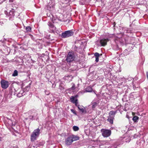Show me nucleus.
<instances>
[{"label":"nucleus","mask_w":148,"mask_h":148,"mask_svg":"<svg viewBox=\"0 0 148 148\" xmlns=\"http://www.w3.org/2000/svg\"><path fill=\"white\" fill-rule=\"evenodd\" d=\"M49 2L48 5H47L45 8L46 10L49 12L47 14L48 16L50 17L51 18V21L53 23H57L58 19L56 18L53 15V12L55 10L53 4L52 3L51 1Z\"/></svg>","instance_id":"obj_1"},{"label":"nucleus","mask_w":148,"mask_h":148,"mask_svg":"<svg viewBox=\"0 0 148 148\" xmlns=\"http://www.w3.org/2000/svg\"><path fill=\"white\" fill-rule=\"evenodd\" d=\"M75 56L73 51L69 52L66 56V61L69 63H70L74 61Z\"/></svg>","instance_id":"obj_2"},{"label":"nucleus","mask_w":148,"mask_h":148,"mask_svg":"<svg viewBox=\"0 0 148 148\" xmlns=\"http://www.w3.org/2000/svg\"><path fill=\"white\" fill-rule=\"evenodd\" d=\"M40 130L39 128L34 130L31 135V140L34 142L38 137Z\"/></svg>","instance_id":"obj_3"},{"label":"nucleus","mask_w":148,"mask_h":148,"mask_svg":"<svg viewBox=\"0 0 148 148\" xmlns=\"http://www.w3.org/2000/svg\"><path fill=\"white\" fill-rule=\"evenodd\" d=\"M15 9L14 8H12L9 12L7 11H5V14L8 16L9 17V20L10 21L13 20V18L14 16Z\"/></svg>","instance_id":"obj_4"},{"label":"nucleus","mask_w":148,"mask_h":148,"mask_svg":"<svg viewBox=\"0 0 148 148\" xmlns=\"http://www.w3.org/2000/svg\"><path fill=\"white\" fill-rule=\"evenodd\" d=\"M74 33L73 30L66 31L62 34L61 37L62 38L69 37L72 36Z\"/></svg>","instance_id":"obj_5"},{"label":"nucleus","mask_w":148,"mask_h":148,"mask_svg":"<svg viewBox=\"0 0 148 148\" xmlns=\"http://www.w3.org/2000/svg\"><path fill=\"white\" fill-rule=\"evenodd\" d=\"M102 132V135L105 137H107L110 136L111 134V131L110 130L102 129L101 130Z\"/></svg>","instance_id":"obj_6"},{"label":"nucleus","mask_w":148,"mask_h":148,"mask_svg":"<svg viewBox=\"0 0 148 148\" xmlns=\"http://www.w3.org/2000/svg\"><path fill=\"white\" fill-rule=\"evenodd\" d=\"M29 86H27L24 89L21 90L17 94V96L18 97H20L25 95V90H27V91H28L29 89Z\"/></svg>","instance_id":"obj_7"},{"label":"nucleus","mask_w":148,"mask_h":148,"mask_svg":"<svg viewBox=\"0 0 148 148\" xmlns=\"http://www.w3.org/2000/svg\"><path fill=\"white\" fill-rule=\"evenodd\" d=\"M1 87L4 89H5L8 87L9 85V82L4 79H2L1 81Z\"/></svg>","instance_id":"obj_8"},{"label":"nucleus","mask_w":148,"mask_h":148,"mask_svg":"<svg viewBox=\"0 0 148 148\" xmlns=\"http://www.w3.org/2000/svg\"><path fill=\"white\" fill-rule=\"evenodd\" d=\"M77 97V95H76L74 96H71L70 98V99L71 102L75 104V106L78 107V106L79 105H78V100L77 99H75Z\"/></svg>","instance_id":"obj_9"},{"label":"nucleus","mask_w":148,"mask_h":148,"mask_svg":"<svg viewBox=\"0 0 148 148\" xmlns=\"http://www.w3.org/2000/svg\"><path fill=\"white\" fill-rule=\"evenodd\" d=\"M109 40L108 38H103L100 40L99 42L102 46H105L107 44V42Z\"/></svg>","instance_id":"obj_10"},{"label":"nucleus","mask_w":148,"mask_h":148,"mask_svg":"<svg viewBox=\"0 0 148 148\" xmlns=\"http://www.w3.org/2000/svg\"><path fill=\"white\" fill-rule=\"evenodd\" d=\"M73 142V139L71 135L69 136L65 140V143L67 145H71Z\"/></svg>","instance_id":"obj_11"},{"label":"nucleus","mask_w":148,"mask_h":148,"mask_svg":"<svg viewBox=\"0 0 148 148\" xmlns=\"http://www.w3.org/2000/svg\"><path fill=\"white\" fill-rule=\"evenodd\" d=\"M115 41L116 43H118L119 42L121 44H123L124 43L125 39L122 38H117L115 39Z\"/></svg>","instance_id":"obj_12"},{"label":"nucleus","mask_w":148,"mask_h":148,"mask_svg":"<svg viewBox=\"0 0 148 148\" xmlns=\"http://www.w3.org/2000/svg\"><path fill=\"white\" fill-rule=\"evenodd\" d=\"M78 108L79 110L82 113H86L87 112L85 110V108L83 106H82L80 105L78 106Z\"/></svg>","instance_id":"obj_13"},{"label":"nucleus","mask_w":148,"mask_h":148,"mask_svg":"<svg viewBox=\"0 0 148 148\" xmlns=\"http://www.w3.org/2000/svg\"><path fill=\"white\" fill-rule=\"evenodd\" d=\"M114 116H109L108 117V119L107 120L111 124L113 123V120L114 119Z\"/></svg>","instance_id":"obj_14"},{"label":"nucleus","mask_w":148,"mask_h":148,"mask_svg":"<svg viewBox=\"0 0 148 148\" xmlns=\"http://www.w3.org/2000/svg\"><path fill=\"white\" fill-rule=\"evenodd\" d=\"M102 55V54H99V53L96 52L94 54V56L95 57V61L98 62L99 61V58L100 56Z\"/></svg>","instance_id":"obj_15"},{"label":"nucleus","mask_w":148,"mask_h":148,"mask_svg":"<svg viewBox=\"0 0 148 148\" xmlns=\"http://www.w3.org/2000/svg\"><path fill=\"white\" fill-rule=\"evenodd\" d=\"M72 139H73V141H76L78 140L79 139V137L77 136L72 135H71Z\"/></svg>","instance_id":"obj_16"},{"label":"nucleus","mask_w":148,"mask_h":148,"mask_svg":"<svg viewBox=\"0 0 148 148\" xmlns=\"http://www.w3.org/2000/svg\"><path fill=\"white\" fill-rule=\"evenodd\" d=\"M85 90L86 92H91L92 91V89L91 87L88 86L86 88Z\"/></svg>","instance_id":"obj_17"},{"label":"nucleus","mask_w":148,"mask_h":148,"mask_svg":"<svg viewBox=\"0 0 148 148\" xmlns=\"http://www.w3.org/2000/svg\"><path fill=\"white\" fill-rule=\"evenodd\" d=\"M139 119V117L137 116H135L133 117L132 120L134 122H137Z\"/></svg>","instance_id":"obj_18"},{"label":"nucleus","mask_w":148,"mask_h":148,"mask_svg":"<svg viewBox=\"0 0 148 148\" xmlns=\"http://www.w3.org/2000/svg\"><path fill=\"white\" fill-rule=\"evenodd\" d=\"M25 29L27 32H30L31 31L32 28L30 26H27L26 27Z\"/></svg>","instance_id":"obj_19"},{"label":"nucleus","mask_w":148,"mask_h":148,"mask_svg":"<svg viewBox=\"0 0 148 148\" xmlns=\"http://www.w3.org/2000/svg\"><path fill=\"white\" fill-rule=\"evenodd\" d=\"M116 113V112H114L113 111H110L109 113V115L112 116H114L115 114Z\"/></svg>","instance_id":"obj_20"},{"label":"nucleus","mask_w":148,"mask_h":148,"mask_svg":"<svg viewBox=\"0 0 148 148\" xmlns=\"http://www.w3.org/2000/svg\"><path fill=\"white\" fill-rule=\"evenodd\" d=\"M18 72L16 70L14 71L12 76L14 77L18 75Z\"/></svg>","instance_id":"obj_21"},{"label":"nucleus","mask_w":148,"mask_h":148,"mask_svg":"<svg viewBox=\"0 0 148 148\" xmlns=\"http://www.w3.org/2000/svg\"><path fill=\"white\" fill-rule=\"evenodd\" d=\"M37 115V113L34 114L33 116H29V119L32 120H34L35 119V117Z\"/></svg>","instance_id":"obj_22"},{"label":"nucleus","mask_w":148,"mask_h":148,"mask_svg":"<svg viewBox=\"0 0 148 148\" xmlns=\"http://www.w3.org/2000/svg\"><path fill=\"white\" fill-rule=\"evenodd\" d=\"M73 129L74 131H76L79 130V128L77 126H74L73 127Z\"/></svg>","instance_id":"obj_23"},{"label":"nucleus","mask_w":148,"mask_h":148,"mask_svg":"<svg viewBox=\"0 0 148 148\" xmlns=\"http://www.w3.org/2000/svg\"><path fill=\"white\" fill-rule=\"evenodd\" d=\"M72 86L70 88V89L71 90H74L75 88V85L74 84H72Z\"/></svg>","instance_id":"obj_24"},{"label":"nucleus","mask_w":148,"mask_h":148,"mask_svg":"<svg viewBox=\"0 0 148 148\" xmlns=\"http://www.w3.org/2000/svg\"><path fill=\"white\" fill-rule=\"evenodd\" d=\"M48 25L49 26L50 28H52L53 26V24L50 22H49L48 23Z\"/></svg>","instance_id":"obj_25"},{"label":"nucleus","mask_w":148,"mask_h":148,"mask_svg":"<svg viewBox=\"0 0 148 148\" xmlns=\"http://www.w3.org/2000/svg\"><path fill=\"white\" fill-rule=\"evenodd\" d=\"M13 89H14V88L13 87H11L10 88V90H9V92H10V93L11 94V95L12 94V92Z\"/></svg>","instance_id":"obj_26"},{"label":"nucleus","mask_w":148,"mask_h":148,"mask_svg":"<svg viewBox=\"0 0 148 148\" xmlns=\"http://www.w3.org/2000/svg\"><path fill=\"white\" fill-rule=\"evenodd\" d=\"M97 106V103L96 102H94L92 104V108H94Z\"/></svg>","instance_id":"obj_27"},{"label":"nucleus","mask_w":148,"mask_h":148,"mask_svg":"<svg viewBox=\"0 0 148 148\" xmlns=\"http://www.w3.org/2000/svg\"><path fill=\"white\" fill-rule=\"evenodd\" d=\"M56 28L54 26H53L52 28H51L50 29H51V31L53 32H55V30Z\"/></svg>","instance_id":"obj_28"},{"label":"nucleus","mask_w":148,"mask_h":148,"mask_svg":"<svg viewBox=\"0 0 148 148\" xmlns=\"http://www.w3.org/2000/svg\"><path fill=\"white\" fill-rule=\"evenodd\" d=\"M8 123L10 125H11L12 124V121L11 120H9L8 121Z\"/></svg>","instance_id":"obj_29"},{"label":"nucleus","mask_w":148,"mask_h":148,"mask_svg":"<svg viewBox=\"0 0 148 148\" xmlns=\"http://www.w3.org/2000/svg\"><path fill=\"white\" fill-rule=\"evenodd\" d=\"M71 111L72 112H73L74 114L75 115H77V113L75 111V110L74 109H71Z\"/></svg>","instance_id":"obj_30"},{"label":"nucleus","mask_w":148,"mask_h":148,"mask_svg":"<svg viewBox=\"0 0 148 148\" xmlns=\"http://www.w3.org/2000/svg\"><path fill=\"white\" fill-rule=\"evenodd\" d=\"M147 77V79H148V72H146Z\"/></svg>","instance_id":"obj_31"},{"label":"nucleus","mask_w":148,"mask_h":148,"mask_svg":"<svg viewBox=\"0 0 148 148\" xmlns=\"http://www.w3.org/2000/svg\"><path fill=\"white\" fill-rule=\"evenodd\" d=\"M10 0V1L11 2H12L14 0Z\"/></svg>","instance_id":"obj_32"},{"label":"nucleus","mask_w":148,"mask_h":148,"mask_svg":"<svg viewBox=\"0 0 148 148\" xmlns=\"http://www.w3.org/2000/svg\"><path fill=\"white\" fill-rule=\"evenodd\" d=\"M2 138L1 137H0V141L1 140Z\"/></svg>","instance_id":"obj_33"},{"label":"nucleus","mask_w":148,"mask_h":148,"mask_svg":"<svg viewBox=\"0 0 148 148\" xmlns=\"http://www.w3.org/2000/svg\"><path fill=\"white\" fill-rule=\"evenodd\" d=\"M114 26H115V25L116 24H115V22H114Z\"/></svg>","instance_id":"obj_34"},{"label":"nucleus","mask_w":148,"mask_h":148,"mask_svg":"<svg viewBox=\"0 0 148 148\" xmlns=\"http://www.w3.org/2000/svg\"><path fill=\"white\" fill-rule=\"evenodd\" d=\"M132 39L133 40H135V38H132Z\"/></svg>","instance_id":"obj_35"},{"label":"nucleus","mask_w":148,"mask_h":148,"mask_svg":"<svg viewBox=\"0 0 148 148\" xmlns=\"http://www.w3.org/2000/svg\"><path fill=\"white\" fill-rule=\"evenodd\" d=\"M12 4H11V5H10V7H11V6H12Z\"/></svg>","instance_id":"obj_36"},{"label":"nucleus","mask_w":148,"mask_h":148,"mask_svg":"<svg viewBox=\"0 0 148 148\" xmlns=\"http://www.w3.org/2000/svg\"><path fill=\"white\" fill-rule=\"evenodd\" d=\"M131 43H134V42H131Z\"/></svg>","instance_id":"obj_37"},{"label":"nucleus","mask_w":148,"mask_h":148,"mask_svg":"<svg viewBox=\"0 0 148 148\" xmlns=\"http://www.w3.org/2000/svg\"><path fill=\"white\" fill-rule=\"evenodd\" d=\"M130 142V140H129V141H128V143L129 142Z\"/></svg>","instance_id":"obj_38"},{"label":"nucleus","mask_w":148,"mask_h":148,"mask_svg":"<svg viewBox=\"0 0 148 148\" xmlns=\"http://www.w3.org/2000/svg\"><path fill=\"white\" fill-rule=\"evenodd\" d=\"M126 142H127V141H126Z\"/></svg>","instance_id":"obj_39"}]
</instances>
